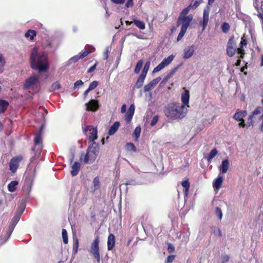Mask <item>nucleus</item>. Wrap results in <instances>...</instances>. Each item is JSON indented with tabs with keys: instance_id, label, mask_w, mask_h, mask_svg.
<instances>
[{
	"instance_id": "nucleus-39",
	"label": "nucleus",
	"mask_w": 263,
	"mask_h": 263,
	"mask_svg": "<svg viewBox=\"0 0 263 263\" xmlns=\"http://www.w3.org/2000/svg\"><path fill=\"white\" fill-rule=\"evenodd\" d=\"M143 65V61L142 60H139L136 65L134 69V72L136 74L139 73Z\"/></svg>"
},
{
	"instance_id": "nucleus-14",
	"label": "nucleus",
	"mask_w": 263,
	"mask_h": 263,
	"mask_svg": "<svg viewBox=\"0 0 263 263\" xmlns=\"http://www.w3.org/2000/svg\"><path fill=\"white\" fill-rule=\"evenodd\" d=\"M230 167V162L228 159H225L221 162L220 165L219 167V170L220 173L226 174Z\"/></svg>"
},
{
	"instance_id": "nucleus-21",
	"label": "nucleus",
	"mask_w": 263,
	"mask_h": 263,
	"mask_svg": "<svg viewBox=\"0 0 263 263\" xmlns=\"http://www.w3.org/2000/svg\"><path fill=\"white\" fill-rule=\"evenodd\" d=\"M115 245V236L112 234H110L107 239V249L111 250Z\"/></svg>"
},
{
	"instance_id": "nucleus-4",
	"label": "nucleus",
	"mask_w": 263,
	"mask_h": 263,
	"mask_svg": "<svg viewBox=\"0 0 263 263\" xmlns=\"http://www.w3.org/2000/svg\"><path fill=\"white\" fill-rule=\"evenodd\" d=\"M100 239L99 236H96L91 243L89 252L96 259L98 262L100 261V256L99 252V245Z\"/></svg>"
},
{
	"instance_id": "nucleus-26",
	"label": "nucleus",
	"mask_w": 263,
	"mask_h": 263,
	"mask_svg": "<svg viewBox=\"0 0 263 263\" xmlns=\"http://www.w3.org/2000/svg\"><path fill=\"white\" fill-rule=\"evenodd\" d=\"M21 216H20L16 214H15L13 218L12 219L11 221H10L9 228H11V229L14 230L15 226L17 223V222L19 221L20 218Z\"/></svg>"
},
{
	"instance_id": "nucleus-9",
	"label": "nucleus",
	"mask_w": 263,
	"mask_h": 263,
	"mask_svg": "<svg viewBox=\"0 0 263 263\" xmlns=\"http://www.w3.org/2000/svg\"><path fill=\"white\" fill-rule=\"evenodd\" d=\"M23 158L22 156H17L13 157L10 162L9 163V170L12 173H15L18 166V163L22 160Z\"/></svg>"
},
{
	"instance_id": "nucleus-13",
	"label": "nucleus",
	"mask_w": 263,
	"mask_h": 263,
	"mask_svg": "<svg viewBox=\"0 0 263 263\" xmlns=\"http://www.w3.org/2000/svg\"><path fill=\"white\" fill-rule=\"evenodd\" d=\"M43 128H44V125L42 124L40 126V128L39 129L38 133L36 134H35V138L34 139V144L35 146L37 145L42 144V136Z\"/></svg>"
},
{
	"instance_id": "nucleus-20",
	"label": "nucleus",
	"mask_w": 263,
	"mask_h": 263,
	"mask_svg": "<svg viewBox=\"0 0 263 263\" xmlns=\"http://www.w3.org/2000/svg\"><path fill=\"white\" fill-rule=\"evenodd\" d=\"M120 125L119 121L115 122L113 124L109 127L108 132V134L109 136L114 135L118 130Z\"/></svg>"
},
{
	"instance_id": "nucleus-52",
	"label": "nucleus",
	"mask_w": 263,
	"mask_h": 263,
	"mask_svg": "<svg viewBox=\"0 0 263 263\" xmlns=\"http://www.w3.org/2000/svg\"><path fill=\"white\" fill-rule=\"evenodd\" d=\"M83 84L84 83L82 80H78L74 83V85L72 88L73 89H76V88L79 87L80 86H82Z\"/></svg>"
},
{
	"instance_id": "nucleus-40",
	"label": "nucleus",
	"mask_w": 263,
	"mask_h": 263,
	"mask_svg": "<svg viewBox=\"0 0 263 263\" xmlns=\"http://www.w3.org/2000/svg\"><path fill=\"white\" fill-rule=\"evenodd\" d=\"M141 134V127L139 126H137L133 134V137H134L136 139H138Z\"/></svg>"
},
{
	"instance_id": "nucleus-46",
	"label": "nucleus",
	"mask_w": 263,
	"mask_h": 263,
	"mask_svg": "<svg viewBox=\"0 0 263 263\" xmlns=\"http://www.w3.org/2000/svg\"><path fill=\"white\" fill-rule=\"evenodd\" d=\"M186 30H187V29H185V28H184L182 27L181 28V30H180L179 33L177 36V42H179V41H180L182 39V38L183 37L185 33H186Z\"/></svg>"
},
{
	"instance_id": "nucleus-29",
	"label": "nucleus",
	"mask_w": 263,
	"mask_h": 263,
	"mask_svg": "<svg viewBox=\"0 0 263 263\" xmlns=\"http://www.w3.org/2000/svg\"><path fill=\"white\" fill-rule=\"evenodd\" d=\"M9 105V102L6 100H0V114L4 113Z\"/></svg>"
},
{
	"instance_id": "nucleus-5",
	"label": "nucleus",
	"mask_w": 263,
	"mask_h": 263,
	"mask_svg": "<svg viewBox=\"0 0 263 263\" xmlns=\"http://www.w3.org/2000/svg\"><path fill=\"white\" fill-rule=\"evenodd\" d=\"M39 77L37 76L34 75L30 77L25 81L24 84V87L26 89L33 88L37 87L39 83Z\"/></svg>"
},
{
	"instance_id": "nucleus-3",
	"label": "nucleus",
	"mask_w": 263,
	"mask_h": 263,
	"mask_svg": "<svg viewBox=\"0 0 263 263\" xmlns=\"http://www.w3.org/2000/svg\"><path fill=\"white\" fill-rule=\"evenodd\" d=\"M99 144L96 142H92V143L88 147L86 153L84 155V163L91 164L94 162L99 154Z\"/></svg>"
},
{
	"instance_id": "nucleus-55",
	"label": "nucleus",
	"mask_w": 263,
	"mask_h": 263,
	"mask_svg": "<svg viewBox=\"0 0 263 263\" xmlns=\"http://www.w3.org/2000/svg\"><path fill=\"white\" fill-rule=\"evenodd\" d=\"M203 0H197L195 1L193 4H192V8L194 9L197 8L199 5L202 2Z\"/></svg>"
},
{
	"instance_id": "nucleus-6",
	"label": "nucleus",
	"mask_w": 263,
	"mask_h": 263,
	"mask_svg": "<svg viewBox=\"0 0 263 263\" xmlns=\"http://www.w3.org/2000/svg\"><path fill=\"white\" fill-rule=\"evenodd\" d=\"M192 19L193 16L191 14L184 16H179L177 21V27H179L181 25V23L182 22L181 27L187 29L192 21Z\"/></svg>"
},
{
	"instance_id": "nucleus-33",
	"label": "nucleus",
	"mask_w": 263,
	"mask_h": 263,
	"mask_svg": "<svg viewBox=\"0 0 263 263\" xmlns=\"http://www.w3.org/2000/svg\"><path fill=\"white\" fill-rule=\"evenodd\" d=\"M36 35V32L34 30L29 29L25 34L26 37H29L30 40L32 41L34 37Z\"/></svg>"
},
{
	"instance_id": "nucleus-53",
	"label": "nucleus",
	"mask_w": 263,
	"mask_h": 263,
	"mask_svg": "<svg viewBox=\"0 0 263 263\" xmlns=\"http://www.w3.org/2000/svg\"><path fill=\"white\" fill-rule=\"evenodd\" d=\"M175 258V256L174 255H170L167 257L165 262V263H172L173 261V260H174Z\"/></svg>"
},
{
	"instance_id": "nucleus-42",
	"label": "nucleus",
	"mask_w": 263,
	"mask_h": 263,
	"mask_svg": "<svg viewBox=\"0 0 263 263\" xmlns=\"http://www.w3.org/2000/svg\"><path fill=\"white\" fill-rule=\"evenodd\" d=\"M79 248V240L78 238L74 239L72 254L75 255L78 252Z\"/></svg>"
},
{
	"instance_id": "nucleus-45",
	"label": "nucleus",
	"mask_w": 263,
	"mask_h": 263,
	"mask_svg": "<svg viewBox=\"0 0 263 263\" xmlns=\"http://www.w3.org/2000/svg\"><path fill=\"white\" fill-rule=\"evenodd\" d=\"M93 190H97L100 187V180L98 177H96L93 180Z\"/></svg>"
},
{
	"instance_id": "nucleus-7",
	"label": "nucleus",
	"mask_w": 263,
	"mask_h": 263,
	"mask_svg": "<svg viewBox=\"0 0 263 263\" xmlns=\"http://www.w3.org/2000/svg\"><path fill=\"white\" fill-rule=\"evenodd\" d=\"M235 44L234 37H230L228 40L227 46V53L230 57H233L237 51V48Z\"/></svg>"
},
{
	"instance_id": "nucleus-24",
	"label": "nucleus",
	"mask_w": 263,
	"mask_h": 263,
	"mask_svg": "<svg viewBox=\"0 0 263 263\" xmlns=\"http://www.w3.org/2000/svg\"><path fill=\"white\" fill-rule=\"evenodd\" d=\"M99 84V82L97 81H93L91 82L89 85L88 88L84 91V96L86 97L89 91L92 90L96 88Z\"/></svg>"
},
{
	"instance_id": "nucleus-28",
	"label": "nucleus",
	"mask_w": 263,
	"mask_h": 263,
	"mask_svg": "<svg viewBox=\"0 0 263 263\" xmlns=\"http://www.w3.org/2000/svg\"><path fill=\"white\" fill-rule=\"evenodd\" d=\"M182 186L184 187V194L185 196H187L189 193L190 183L188 179L183 181L181 183Z\"/></svg>"
},
{
	"instance_id": "nucleus-59",
	"label": "nucleus",
	"mask_w": 263,
	"mask_h": 263,
	"mask_svg": "<svg viewBox=\"0 0 263 263\" xmlns=\"http://www.w3.org/2000/svg\"><path fill=\"white\" fill-rule=\"evenodd\" d=\"M97 64H98V63L96 62L95 64L93 66H92L89 68H88L87 71V73H90V72L94 71L95 70V69H96Z\"/></svg>"
},
{
	"instance_id": "nucleus-12",
	"label": "nucleus",
	"mask_w": 263,
	"mask_h": 263,
	"mask_svg": "<svg viewBox=\"0 0 263 263\" xmlns=\"http://www.w3.org/2000/svg\"><path fill=\"white\" fill-rule=\"evenodd\" d=\"M262 110V108L261 107L258 106L251 113V115H249L248 117V124L247 125L248 127H250L253 126V117L261 113Z\"/></svg>"
},
{
	"instance_id": "nucleus-2",
	"label": "nucleus",
	"mask_w": 263,
	"mask_h": 263,
	"mask_svg": "<svg viewBox=\"0 0 263 263\" xmlns=\"http://www.w3.org/2000/svg\"><path fill=\"white\" fill-rule=\"evenodd\" d=\"M187 112L186 107L177 103L169 104L164 109L165 115L170 119L174 120L184 118Z\"/></svg>"
},
{
	"instance_id": "nucleus-15",
	"label": "nucleus",
	"mask_w": 263,
	"mask_h": 263,
	"mask_svg": "<svg viewBox=\"0 0 263 263\" xmlns=\"http://www.w3.org/2000/svg\"><path fill=\"white\" fill-rule=\"evenodd\" d=\"M223 177L219 175L213 181V187L215 191H218L221 187L223 182Z\"/></svg>"
},
{
	"instance_id": "nucleus-48",
	"label": "nucleus",
	"mask_w": 263,
	"mask_h": 263,
	"mask_svg": "<svg viewBox=\"0 0 263 263\" xmlns=\"http://www.w3.org/2000/svg\"><path fill=\"white\" fill-rule=\"evenodd\" d=\"M75 148H71L70 150L69 162L72 164L74 158Z\"/></svg>"
},
{
	"instance_id": "nucleus-44",
	"label": "nucleus",
	"mask_w": 263,
	"mask_h": 263,
	"mask_svg": "<svg viewBox=\"0 0 263 263\" xmlns=\"http://www.w3.org/2000/svg\"><path fill=\"white\" fill-rule=\"evenodd\" d=\"M215 214L217 216V217L218 218V219L219 220H221V219L222 218L223 214H222V211L219 207L216 206L215 208Z\"/></svg>"
},
{
	"instance_id": "nucleus-19",
	"label": "nucleus",
	"mask_w": 263,
	"mask_h": 263,
	"mask_svg": "<svg viewBox=\"0 0 263 263\" xmlns=\"http://www.w3.org/2000/svg\"><path fill=\"white\" fill-rule=\"evenodd\" d=\"M209 10H204L203 14V21L200 23V24L202 26V30H204L209 22Z\"/></svg>"
},
{
	"instance_id": "nucleus-49",
	"label": "nucleus",
	"mask_w": 263,
	"mask_h": 263,
	"mask_svg": "<svg viewBox=\"0 0 263 263\" xmlns=\"http://www.w3.org/2000/svg\"><path fill=\"white\" fill-rule=\"evenodd\" d=\"M51 88L52 91L59 89L61 88V84L59 82L57 81L52 84Z\"/></svg>"
},
{
	"instance_id": "nucleus-10",
	"label": "nucleus",
	"mask_w": 263,
	"mask_h": 263,
	"mask_svg": "<svg viewBox=\"0 0 263 263\" xmlns=\"http://www.w3.org/2000/svg\"><path fill=\"white\" fill-rule=\"evenodd\" d=\"M99 100H89L88 102L85 103L86 109L87 111H95L99 107Z\"/></svg>"
},
{
	"instance_id": "nucleus-50",
	"label": "nucleus",
	"mask_w": 263,
	"mask_h": 263,
	"mask_svg": "<svg viewBox=\"0 0 263 263\" xmlns=\"http://www.w3.org/2000/svg\"><path fill=\"white\" fill-rule=\"evenodd\" d=\"M184 92L181 95V99H189L190 98V92L188 90L186 89L185 88H183Z\"/></svg>"
},
{
	"instance_id": "nucleus-63",
	"label": "nucleus",
	"mask_w": 263,
	"mask_h": 263,
	"mask_svg": "<svg viewBox=\"0 0 263 263\" xmlns=\"http://www.w3.org/2000/svg\"><path fill=\"white\" fill-rule=\"evenodd\" d=\"M230 259V256L228 255L222 257L221 263H227Z\"/></svg>"
},
{
	"instance_id": "nucleus-60",
	"label": "nucleus",
	"mask_w": 263,
	"mask_h": 263,
	"mask_svg": "<svg viewBox=\"0 0 263 263\" xmlns=\"http://www.w3.org/2000/svg\"><path fill=\"white\" fill-rule=\"evenodd\" d=\"M167 250L169 253H172L175 250V247L173 244L168 243L167 246Z\"/></svg>"
},
{
	"instance_id": "nucleus-11",
	"label": "nucleus",
	"mask_w": 263,
	"mask_h": 263,
	"mask_svg": "<svg viewBox=\"0 0 263 263\" xmlns=\"http://www.w3.org/2000/svg\"><path fill=\"white\" fill-rule=\"evenodd\" d=\"M161 80V77H158L152 80L149 83L144 86L143 89L144 91H149L154 89L156 85Z\"/></svg>"
},
{
	"instance_id": "nucleus-35",
	"label": "nucleus",
	"mask_w": 263,
	"mask_h": 263,
	"mask_svg": "<svg viewBox=\"0 0 263 263\" xmlns=\"http://www.w3.org/2000/svg\"><path fill=\"white\" fill-rule=\"evenodd\" d=\"M98 130L97 127L95 128L92 130L90 135L89 137V140L90 141H92V142H95V140H96L98 138Z\"/></svg>"
},
{
	"instance_id": "nucleus-25",
	"label": "nucleus",
	"mask_w": 263,
	"mask_h": 263,
	"mask_svg": "<svg viewBox=\"0 0 263 263\" xmlns=\"http://www.w3.org/2000/svg\"><path fill=\"white\" fill-rule=\"evenodd\" d=\"M13 231V229H11V228L8 227V230L6 232V233L5 236H4L3 237H1L0 238V243L1 244H3L7 241V240L10 237Z\"/></svg>"
},
{
	"instance_id": "nucleus-61",
	"label": "nucleus",
	"mask_w": 263,
	"mask_h": 263,
	"mask_svg": "<svg viewBox=\"0 0 263 263\" xmlns=\"http://www.w3.org/2000/svg\"><path fill=\"white\" fill-rule=\"evenodd\" d=\"M240 122L238 123V125L240 126V127H246V128H249V127H248L247 126V125L248 124V121L247 122V123H246L245 122V121L242 119V120L241 121H239Z\"/></svg>"
},
{
	"instance_id": "nucleus-23",
	"label": "nucleus",
	"mask_w": 263,
	"mask_h": 263,
	"mask_svg": "<svg viewBox=\"0 0 263 263\" xmlns=\"http://www.w3.org/2000/svg\"><path fill=\"white\" fill-rule=\"evenodd\" d=\"M145 77V72L144 71L143 72H141L135 84V85L137 88H140L143 85Z\"/></svg>"
},
{
	"instance_id": "nucleus-47",
	"label": "nucleus",
	"mask_w": 263,
	"mask_h": 263,
	"mask_svg": "<svg viewBox=\"0 0 263 263\" xmlns=\"http://www.w3.org/2000/svg\"><path fill=\"white\" fill-rule=\"evenodd\" d=\"M124 184L126 186L127 185H136L139 184V183L135 179H132L127 180Z\"/></svg>"
},
{
	"instance_id": "nucleus-27",
	"label": "nucleus",
	"mask_w": 263,
	"mask_h": 263,
	"mask_svg": "<svg viewBox=\"0 0 263 263\" xmlns=\"http://www.w3.org/2000/svg\"><path fill=\"white\" fill-rule=\"evenodd\" d=\"M34 180V174L33 173L27 175L25 177L24 180V184L32 185L33 182Z\"/></svg>"
},
{
	"instance_id": "nucleus-38",
	"label": "nucleus",
	"mask_w": 263,
	"mask_h": 263,
	"mask_svg": "<svg viewBox=\"0 0 263 263\" xmlns=\"http://www.w3.org/2000/svg\"><path fill=\"white\" fill-rule=\"evenodd\" d=\"M125 147L127 151H130L133 152H136L137 151V148L133 143H126Z\"/></svg>"
},
{
	"instance_id": "nucleus-56",
	"label": "nucleus",
	"mask_w": 263,
	"mask_h": 263,
	"mask_svg": "<svg viewBox=\"0 0 263 263\" xmlns=\"http://www.w3.org/2000/svg\"><path fill=\"white\" fill-rule=\"evenodd\" d=\"M89 53L90 52L88 51L87 50H83L82 52H80L79 54L80 57V58L83 59L87 56Z\"/></svg>"
},
{
	"instance_id": "nucleus-18",
	"label": "nucleus",
	"mask_w": 263,
	"mask_h": 263,
	"mask_svg": "<svg viewBox=\"0 0 263 263\" xmlns=\"http://www.w3.org/2000/svg\"><path fill=\"white\" fill-rule=\"evenodd\" d=\"M80 163L78 161H76L72 164L70 171V174L72 176H76L78 174L80 170Z\"/></svg>"
},
{
	"instance_id": "nucleus-1",
	"label": "nucleus",
	"mask_w": 263,
	"mask_h": 263,
	"mask_svg": "<svg viewBox=\"0 0 263 263\" xmlns=\"http://www.w3.org/2000/svg\"><path fill=\"white\" fill-rule=\"evenodd\" d=\"M30 63L31 67L39 72H47L49 68V64L47 54L42 51H39L37 48H32L30 58Z\"/></svg>"
},
{
	"instance_id": "nucleus-57",
	"label": "nucleus",
	"mask_w": 263,
	"mask_h": 263,
	"mask_svg": "<svg viewBox=\"0 0 263 263\" xmlns=\"http://www.w3.org/2000/svg\"><path fill=\"white\" fill-rule=\"evenodd\" d=\"M242 47H240V48H237V51L238 53L241 54L240 55V58H243L244 57V55L245 54V50L243 49H242Z\"/></svg>"
},
{
	"instance_id": "nucleus-41",
	"label": "nucleus",
	"mask_w": 263,
	"mask_h": 263,
	"mask_svg": "<svg viewBox=\"0 0 263 263\" xmlns=\"http://www.w3.org/2000/svg\"><path fill=\"white\" fill-rule=\"evenodd\" d=\"M63 241L65 244L68 242V233L66 229H63L62 231Z\"/></svg>"
},
{
	"instance_id": "nucleus-34",
	"label": "nucleus",
	"mask_w": 263,
	"mask_h": 263,
	"mask_svg": "<svg viewBox=\"0 0 263 263\" xmlns=\"http://www.w3.org/2000/svg\"><path fill=\"white\" fill-rule=\"evenodd\" d=\"M31 189H32V186H31L30 185H26V184L24 185V186L23 187V191L25 195V197L24 199H27V198L29 195V194L31 191Z\"/></svg>"
},
{
	"instance_id": "nucleus-51",
	"label": "nucleus",
	"mask_w": 263,
	"mask_h": 263,
	"mask_svg": "<svg viewBox=\"0 0 263 263\" xmlns=\"http://www.w3.org/2000/svg\"><path fill=\"white\" fill-rule=\"evenodd\" d=\"M158 120H159L158 115L154 116V117L153 118V119L150 123L151 126H154V125H155L156 124V123L158 122Z\"/></svg>"
},
{
	"instance_id": "nucleus-30",
	"label": "nucleus",
	"mask_w": 263,
	"mask_h": 263,
	"mask_svg": "<svg viewBox=\"0 0 263 263\" xmlns=\"http://www.w3.org/2000/svg\"><path fill=\"white\" fill-rule=\"evenodd\" d=\"M18 182L16 180L11 181L8 185V190L10 192L13 193L16 190V186L18 185Z\"/></svg>"
},
{
	"instance_id": "nucleus-22",
	"label": "nucleus",
	"mask_w": 263,
	"mask_h": 263,
	"mask_svg": "<svg viewBox=\"0 0 263 263\" xmlns=\"http://www.w3.org/2000/svg\"><path fill=\"white\" fill-rule=\"evenodd\" d=\"M246 111H241L239 109H237L233 116V118L236 121H241L243 119V118L246 116Z\"/></svg>"
},
{
	"instance_id": "nucleus-36",
	"label": "nucleus",
	"mask_w": 263,
	"mask_h": 263,
	"mask_svg": "<svg viewBox=\"0 0 263 263\" xmlns=\"http://www.w3.org/2000/svg\"><path fill=\"white\" fill-rule=\"evenodd\" d=\"M133 22L134 23L135 25L140 29L143 30L145 28V25L143 22L136 19H134Z\"/></svg>"
},
{
	"instance_id": "nucleus-32",
	"label": "nucleus",
	"mask_w": 263,
	"mask_h": 263,
	"mask_svg": "<svg viewBox=\"0 0 263 263\" xmlns=\"http://www.w3.org/2000/svg\"><path fill=\"white\" fill-rule=\"evenodd\" d=\"M218 151L216 148H214L211 150V151L209 154L208 156L206 158L208 161L210 163L211 160L216 156L217 154Z\"/></svg>"
},
{
	"instance_id": "nucleus-62",
	"label": "nucleus",
	"mask_w": 263,
	"mask_h": 263,
	"mask_svg": "<svg viewBox=\"0 0 263 263\" xmlns=\"http://www.w3.org/2000/svg\"><path fill=\"white\" fill-rule=\"evenodd\" d=\"M80 59H81L80 58V57L79 54H78L74 56L73 57L71 58L70 59V61L72 62L76 63V62H78Z\"/></svg>"
},
{
	"instance_id": "nucleus-16",
	"label": "nucleus",
	"mask_w": 263,
	"mask_h": 263,
	"mask_svg": "<svg viewBox=\"0 0 263 263\" xmlns=\"http://www.w3.org/2000/svg\"><path fill=\"white\" fill-rule=\"evenodd\" d=\"M27 199H22L21 201L20 202L18 208L17 209V211L15 213V214L21 216L23 213L24 212L26 205V202H27Z\"/></svg>"
},
{
	"instance_id": "nucleus-64",
	"label": "nucleus",
	"mask_w": 263,
	"mask_h": 263,
	"mask_svg": "<svg viewBox=\"0 0 263 263\" xmlns=\"http://www.w3.org/2000/svg\"><path fill=\"white\" fill-rule=\"evenodd\" d=\"M134 6L133 0H128L125 4V6L127 8L132 7Z\"/></svg>"
},
{
	"instance_id": "nucleus-58",
	"label": "nucleus",
	"mask_w": 263,
	"mask_h": 263,
	"mask_svg": "<svg viewBox=\"0 0 263 263\" xmlns=\"http://www.w3.org/2000/svg\"><path fill=\"white\" fill-rule=\"evenodd\" d=\"M93 127L91 125L86 126L85 128L83 127V132L85 134L88 131H92L94 129Z\"/></svg>"
},
{
	"instance_id": "nucleus-31",
	"label": "nucleus",
	"mask_w": 263,
	"mask_h": 263,
	"mask_svg": "<svg viewBox=\"0 0 263 263\" xmlns=\"http://www.w3.org/2000/svg\"><path fill=\"white\" fill-rule=\"evenodd\" d=\"M177 70V67H175L171 70L170 73L167 74L162 80L161 83L165 84L174 75Z\"/></svg>"
},
{
	"instance_id": "nucleus-37",
	"label": "nucleus",
	"mask_w": 263,
	"mask_h": 263,
	"mask_svg": "<svg viewBox=\"0 0 263 263\" xmlns=\"http://www.w3.org/2000/svg\"><path fill=\"white\" fill-rule=\"evenodd\" d=\"M230 29V26L228 23L224 22L221 25V29L224 33H227Z\"/></svg>"
},
{
	"instance_id": "nucleus-17",
	"label": "nucleus",
	"mask_w": 263,
	"mask_h": 263,
	"mask_svg": "<svg viewBox=\"0 0 263 263\" xmlns=\"http://www.w3.org/2000/svg\"><path fill=\"white\" fill-rule=\"evenodd\" d=\"M195 52V46L192 45L187 47L184 49L183 58L186 59L191 58Z\"/></svg>"
},
{
	"instance_id": "nucleus-54",
	"label": "nucleus",
	"mask_w": 263,
	"mask_h": 263,
	"mask_svg": "<svg viewBox=\"0 0 263 263\" xmlns=\"http://www.w3.org/2000/svg\"><path fill=\"white\" fill-rule=\"evenodd\" d=\"M134 116V114H133L132 113H130V112H127L125 115V120L127 122H130L132 119V118Z\"/></svg>"
},
{
	"instance_id": "nucleus-8",
	"label": "nucleus",
	"mask_w": 263,
	"mask_h": 263,
	"mask_svg": "<svg viewBox=\"0 0 263 263\" xmlns=\"http://www.w3.org/2000/svg\"><path fill=\"white\" fill-rule=\"evenodd\" d=\"M174 59V56L173 54L170 55L167 58L164 59L163 61L153 69V72L156 73L160 71L164 67L168 65L173 61Z\"/></svg>"
},
{
	"instance_id": "nucleus-43",
	"label": "nucleus",
	"mask_w": 263,
	"mask_h": 263,
	"mask_svg": "<svg viewBox=\"0 0 263 263\" xmlns=\"http://www.w3.org/2000/svg\"><path fill=\"white\" fill-rule=\"evenodd\" d=\"M192 8V4H190L187 7L184 8L182 11L180 12L179 16H186V15L189 13V11Z\"/></svg>"
}]
</instances>
